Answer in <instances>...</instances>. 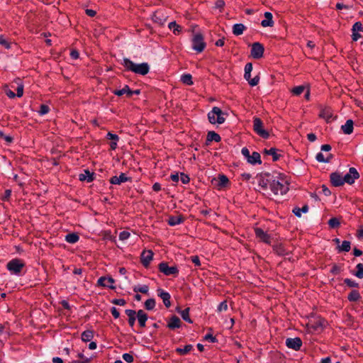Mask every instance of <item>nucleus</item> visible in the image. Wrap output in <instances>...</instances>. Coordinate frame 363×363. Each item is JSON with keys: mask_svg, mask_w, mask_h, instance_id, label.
Instances as JSON below:
<instances>
[{"mask_svg": "<svg viewBox=\"0 0 363 363\" xmlns=\"http://www.w3.org/2000/svg\"><path fill=\"white\" fill-rule=\"evenodd\" d=\"M122 65L128 71H131L140 75L147 74L150 70V66L148 63L143 62L140 64H136L128 58H124L123 60Z\"/></svg>", "mask_w": 363, "mask_h": 363, "instance_id": "1", "label": "nucleus"}, {"mask_svg": "<svg viewBox=\"0 0 363 363\" xmlns=\"http://www.w3.org/2000/svg\"><path fill=\"white\" fill-rule=\"evenodd\" d=\"M269 186L275 195H284L289 190L287 182L284 179L278 177H272V179L269 181Z\"/></svg>", "mask_w": 363, "mask_h": 363, "instance_id": "2", "label": "nucleus"}, {"mask_svg": "<svg viewBox=\"0 0 363 363\" xmlns=\"http://www.w3.org/2000/svg\"><path fill=\"white\" fill-rule=\"evenodd\" d=\"M224 113L218 107H213L212 110L208 113V118L211 123L222 124L225 121L223 117Z\"/></svg>", "mask_w": 363, "mask_h": 363, "instance_id": "3", "label": "nucleus"}, {"mask_svg": "<svg viewBox=\"0 0 363 363\" xmlns=\"http://www.w3.org/2000/svg\"><path fill=\"white\" fill-rule=\"evenodd\" d=\"M24 267L23 261L18 259H13L7 263L8 270L13 274H19Z\"/></svg>", "mask_w": 363, "mask_h": 363, "instance_id": "4", "label": "nucleus"}, {"mask_svg": "<svg viewBox=\"0 0 363 363\" xmlns=\"http://www.w3.org/2000/svg\"><path fill=\"white\" fill-rule=\"evenodd\" d=\"M253 130L257 135L263 138H268L269 136L268 131L263 128V123L259 118H254Z\"/></svg>", "mask_w": 363, "mask_h": 363, "instance_id": "5", "label": "nucleus"}, {"mask_svg": "<svg viewBox=\"0 0 363 363\" xmlns=\"http://www.w3.org/2000/svg\"><path fill=\"white\" fill-rule=\"evenodd\" d=\"M206 47L203 37L201 33H196L192 38V48L198 52H202Z\"/></svg>", "mask_w": 363, "mask_h": 363, "instance_id": "6", "label": "nucleus"}, {"mask_svg": "<svg viewBox=\"0 0 363 363\" xmlns=\"http://www.w3.org/2000/svg\"><path fill=\"white\" fill-rule=\"evenodd\" d=\"M159 269L166 276H177L179 270L176 266L169 267L166 262H162L159 264Z\"/></svg>", "mask_w": 363, "mask_h": 363, "instance_id": "7", "label": "nucleus"}, {"mask_svg": "<svg viewBox=\"0 0 363 363\" xmlns=\"http://www.w3.org/2000/svg\"><path fill=\"white\" fill-rule=\"evenodd\" d=\"M359 177V174L357 169L354 167H351L349 169V172L343 177L344 184L346 182L349 184H352L355 179Z\"/></svg>", "mask_w": 363, "mask_h": 363, "instance_id": "8", "label": "nucleus"}, {"mask_svg": "<svg viewBox=\"0 0 363 363\" xmlns=\"http://www.w3.org/2000/svg\"><path fill=\"white\" fill-rule=\"evenodd\" d=\"M264 53V47L259 43H254L252 45L251 55L255 59H259L262 57Z\"/></svg>", "mask_w": 363, "mask_h": 363, "instance_id": "9", "label": "nucleus"}, {"mask_svg": "<svg viewBox=\"0 0 363 363\" xmlns=\"http://www.w3.org/2000/svg\"><path fill=\"white\" fill-rule=\"evenodd\" d=\"M286 345L292 350L298 351L302 345V340L299 337L287 338L286 340Z\"/></svg>", "mask_w": 363, "mask_h": 363, "instance_id": "10", "label": "nucleus"}, {"mask_svg": "<svg viewBox=\"0 0 363 363\" xmlns=\"http://www.w3.org/2000/svg\"><path fill=\"white\" fill-rule=\"evenodd\" d=\"M115 282L114 279L109 277H101L98 279V285L103 286V287H108L111 289H114L115 286L113 285V284Z\"/></svg>", "mask_w": 363, "mask_h": 363, "instance_id": "11", "label": "nucleus"}, {"mask_svg": "<svg viewBox=\"0 0 363 363\" xmlns=\"http://www.w3.org/2000/svg\"><path fill=\"white\" fill-rule=\"evenodd\" d=\"M153 252L152 250H144L141 254V262L144 267H147L152 259Z\"/></svg>", "mask_w": 363, "mask_h": 363, "instance_id": "12", "label": "nucleus"}, {"mask_svg": "<svg viewBox=\"0 0 363 363\" xmlns=\"http://www.w3.org/2000/svg\"><path fill=\"white\" fill-rule=\"evenodd\" d=\"M255 235L257 238L263 241L265 243L270 244L271 239L270 236L265 233L262 229L257 228L255 229Z\"/></svg>", "mask_w": 363, "mask_h": 363, "instance_id": "13", "label": "nucleus"}, {"mask_svg": "<svg viewBox=\"0 0 363 363\" xmlns=\"http://www.w3.org/2000/svg\"><path fill=\"white\" fill-rule=\"evenodd\" d=\"M157 295L162 299V301L167 308H169L171 306V301H170L171 296L168 292H166V291H163L162 289H159L157 290Z\"/></svg>", "mask_w": 363, "mask_h": 363, "instance_id": "14", "label": "nucleus"}, {"mask_svg": "<svg viewBox=\"0 0 363 363\" xmlns=\"http://www.w3.org/2000/svg\"><path fill=\"white\" fill-rule=\"evenodd\" d=\"M130 180L124 173H121L118 177L114 176L110 179V182L113 184H121Z\"/></svg>", "mask_w": 363, "mask_h": 363, "instance_id": "15", "label": "nucleus"}, {"mask_svg": "<svg viewBox=\"0 0 363 363\" xmlns=\"http://www.w3.org/2000/svg\"><path fill=\"white\" fill-rule=\"evenodd\" d=\"M330 181L335 186H340L344 184L343 177L336 172L330 174Z\"/></svg>", "mask_w": 363, "mask_h": 363, "instance_id": "16", "label": "nucleus"}, {"mask_svg": "<svg viewBox=\"0 0 363 363\" xmlns=\"http://www.w3.org/2000/svg\"><path fill=\"white\" fill-rule=\"evenodd\" d=\"M181 323H182V322H181L180 319L177 316L173 315L170 318V320L168 323L167 327L171 330H174L176 328H180Z\"/></svg>", "mask_w": 363, "mask_h": 363, "instance_id": "17", "label": "nucleus"}, {"mask_svg": "<svg viewBox=\"0 0 363 363\" xmlns=\"http://www.w3.org/2000/svg\"><path fill=\"white\" fill-rule=\"evenodd\" d=\"M137 318L140 326L141 328L145 327L146 321L147 320V314L143 310H139L137 312Z\"/></svg>", "mask_w": 363, "mask_h": 363, "instance_id": "18", "label": "nucleus"}, {"mask_svg": "<svg viewBox=\"0 0 363 363\" xmlns=\"http://www.w3.org/2000/svg\"><path fill=\"white\" fill-rule=\"evenodd\" d=\"M265 19L262 21L261 25L263 27H272L274 25V21L272 20V14L270 12L264 13Z\"/></svg>", "mask_w": 363, "mask_h": 363, "instance_id": "19", "label": "nucleus"}, {"mask_svg": "<svg viewBox=\"0 0 363 363\" xmlns=\"http://www.w3.org/2000/svg\"><path fill=\"white\" fill-rule=\"evenodd\" d=\"M184 220V217L181 215L177 216H169L167 223L171 226H174L183 223Z\"/></svg>", "mask_w": 363, "mask_h": 363, "instance_id": "20", "label": "nucleus"}, {"mask_svg": "<svg viewBox=\"0 0 363 363\" xmlns=\"http://www.w3.org/2000/svg\"><path fill=\"white\" fill-rule=\"evenodd\" d=\"M353 121L349 119L346 121L345 124L342 125L341 129L345 134H351L353 131Z\"/></svg>", "mask_w": 363, "mask_h": 363, "instance_id": "21", "label": "nucleus"}, {"mask_svg": "<svg viewBox=\"0 0 363 363\" xmlns=\"http://www.w3.org/2000/svg\"><path fill=\"white\" fill-rule=\"evenodd\" d=\"M125 314L128 316V323L130 327H133L135 321L136 312L134 310L127 309L125 310Z\"/></svg>", "mask_w": 363, "mask_h": 363, "instance_id": "22", "label": "nucleus"}, {"mask_svg": "<svg viewBox=\"0 0 363 363\" xmlns=\"http://www.w3.org/2000/svg\"><path fill=\"white\" fill-rule=\"evenodd\" d=\"M114 94L117 96H122L126 94L128 96H131L133 94V92L130 89L128 85H125L123 89L119 90H115L113 91Z\"/></svg>", "mask_w": 363, "mask_h": 363, "instance_id": "23", "label": "nucleus"}, {"mask_svg": "<svg viewBox=\"0 0 363 363\" xmlns=\"http://www.w3.org/2000/svg\"><path fill=\"white\" fill-rule=\"evenodd\" d=\"M247 162L250 164H255L256 163L261 164L260 155L257 152H253L252 155L247 160Z\"/></svg>", "mask_w": 363, "mask_h": 363, "instance_id": "24", "label": "nucleus"}, {"mask_svg": "<svg viewBox=\"0 0 363 363\" xmlns=\"http://www.w3.org/2000/svg\"><path fill=\"white\" fill-rule=\"evenodd\" d=\"M246 27L242 23L235 24L233 27V33L235 35H240L242 34Z\"/></svg>", "mask_w": 363, "mask_h": 363, "instance_id": "25", "label": "nucleus"}, {"mask_svg": "<svg viewBox=\"0 0 363 363\" xmlns=\"http://www.w3.org/2000/svg\"><path fill=\"white\" fill-rule=\"evenodd\" d=\"M315 158L319 162H328L332 158V155L328 154L326 156H325L322 152H318L316 155Z\"/></svg>", "mask_w": 363, "mask_h": 363, "instance_id": "26", "label": "nucleus"}, {"mask_svg": "<svg viewBox=\"0 0 363 363\" xmlns=\"http://www.w3.org/2000/svg\"><path fill=\"white\" fill-rule=\"evenodd\" d=\"M93 337H94V333H93L92 330H87L84 331L82 334V340L84 342L91 341V339L93 338Z\"/></svg>", "mask_w": 363, "mask_h": 363, "instance_id": "27", "label": "nucleus"}, {"mask_svg": "<svg viewBox=\"0 0 363 363\" xmlns=\"http://www.w3.org/2000/svg\"><path fill=\"white\" fill-rule=\"evenodd\" d=\"M277 150L276 148H270L269 150L265 149L264 152L266 155H272L273 157L274 161H277L279 159L280 155L277 152Z\"/></svg>", "mask_w": 363, "mask_h": 363, "instance_id": "28", "label": "nucleus"}, {"mask_svg": "<svg viewBox=\"0 0 363 363\" xmlns=\"http://www.w3.org/2000/svg\"><path fill=\"white\" fill-rule=\"evenodd\" d=\"M361 298V296L358 291L352 290L348 295V300L350 301H357Z\"/></svg>", "mask_w": 363, "mask_h": 363, "instance_id": "29", "label": "nucleus"}, {"mask_svg": "<svg viewBox=\"0 0 363 363\" xmlns=\"http://www.w3.org/2000/svg\"><path fill=\"white\" fill-rule=\"evenodd\" d=\"M79 236L76 233H69L65 236V240L69 242L74 244L79 240Z\"/></svg>", "mask_w": 363, "mask_h": 363, "instance_id": "30", "label": "nucleus"}, {"mask_svg": "<svg viewBox=\"0 0 363 363\" xmlns=\"http://www.w3.org/2000/svg\"><path fill=\"white\" fill-rule=\"evenodd\" d=\"M169 28L173 30L175 35H178L181 30L182 27L178 25L175 21L170 22L168 26Z\"/></svg>", "mask_w": 363, "mask_h": 363, "instance_id": "31", "label": "nucleus"}, {"mask_svg": "<svg viewBox=\"0 0 363 363\" xmlns=\"http://www.w3.org/2000/svg\"><path fill=\"white\" fill-rule=\"evenodd\" d=\"M292 211L297 217H301V213H307L308 211V206L305 205L301 208L295 207Z\"/></svg>", "mask_w": 363, "mask_h": 363, "instance_id": "32", "label": "nucleus"}, {"mask_svg": "<svg viewBox=\"0 0 363 363\" xmlns=\"http://www.w3.org/2000/svg\"><path fill=\"white\" fill-rule=\"evenodd\" d=\"M80 181H86L87 182H90L93 180L92 175L88 170L84 171V174H81L79 176Z\"/></svg>", "mask_w": 363, "mask_h": 363, "instance_id": "33", "label": "nucleus"}, {"mask_svg": "<svg viewBox=\"0 0 363 363\" xmlns=\"http://www.w3.org/2000/svg\"><path fill=\"white\" fill-rule=\"evenodd\" d=\"M220 136L215 133L214 131H211L208 133L207 140L208 141H216L219 142L220 140Z\"/></svg>", "mask_w": 363, "mask_h": 363, "instance_id": "34", "label": "nucleus"}, {"mask_svg": "<svg viewBox=\"0 0 363 363\" xmlns=\"http://www.w3.org/2000/svg\"><path fill=\"white\" fill-rule=\"evenodd\" d=\"M252 70V63L249 62V63H247L245 65V74H244V77L246 80L249 81V79H250V77H251V72Z\"/></svg>", "mask_w": 363, "mask_h": 363, "instance_id": "35", "label": "nucleus"}, {"mask_svg": "<svg viewBox=\"0 0 363 363\" xmlns=\"http://www.w3.org/2000/svg\"><path fill=\"white\" fill-rule=\"evenodd\" d=\"M193 348L191 345H187L184 348H177L176 352L179 354L184 355L189 353Z\"/></svg>", "mask_w": 363, "mask_h": 363, "instance_id": "36", "label": "nucleus"}, {"mask_svg": "<svg viewBox=\"0 0 363 363\" xmlns=\"http://www.w3.org/2000/svg\"><path fill=\"white\" fill-rule=\"evenodd\" d=\"M351 248V243L350 241L345 240L342 245L338 246L339 251L349 252Z\"/></svg>", "mask_w": 363, "mask_h": 363, "instance_id": "37", "label": "nucleus"}, {"mask_svg": "<svg viewBox=\"0 0 363 363\" xmlns=\"http://www.w3.org/2000/svg\"><path fill=\"white\" fill-rule=\"evenodd\" d=\"M319 116L320 118L325 119L327 121H328L332 118V113L330 109L328 108L322 110Z\"/></svg>", "mask_w": 363, "mask_h": 363, "instance_id": "38", "label": "nucleus"}, {"mask_svg": "<svg viewBox=\"0 0 363 363\" xmlns=\"http://www.w3.org/2000/svg\"><path fill=\"white\" fill-rule=\"evenodd\" d=\"M182 317V318L188 322V323H192V320H191V318H189V308H187L184 310H182L181 311H179Z\"/></svg>", "mask_w": 363, "mask_h": 363, "instance_id": "39", "label": "nucleus"}, {"mask_svg": "<svg viewBox=\"0 0 363 363\" xmlns=\"http://www.w3.org/2000/svg\"><path fill=\"white\" fill-rule=\"evenodd\" d=\"M272 179V177L267 175V178L261 179L259 182V186H260L263 189H266L269 186V181Z\"/></svg>", "mask_w": 363, "mask_h": 363, "instance_id": "40", "label": "nucleus"}, {"mask_svg": "<svg viewBox=\"0 0 363 363\" xmlns=\"http://www.w3.org/2000/svg\"><path fill=\"white\" fill-rule=\"evenodd\" d=\"M182 82L187 85H191L193 84L192 77L190 74H186L182 76Z\"/></svg>", "mask_w": 363, "mask_h": 363, "instance_id": "41", "label": "nucleus"}, {"mask_svg": "<svg viewBox=\"0 0 363 363\" xmlns=\"http://www.w3.org/2000/svg\"><path fill=\"white\" fill-rule=\"evenodd\" d=\"M356 269H357V271L354 273V275L359 279H362L363 278V264L361 263L357 264Z\"/></svg>", "mask_w": 363, "mask_h": 363, "instance_id": "42", "label": "nucleus"}, {"mask_svg": "<svg viewBox=\"0 0 363 363\" xmlns=\"http://www.w3.org/2000/svg\"><path fill=\"white\" fill-rule=\"evenodd\" d=\"M155 306V301L153 298L147 299L145 302V307L147 310H152Z\"/></svg>", "mask_w": 363, "mask_h": 363, "instance_id": "43", "label": "nucleus"}, {"mask_svg": "<svg viewBox=\"0 0 363 363\" xmlns=\"http://www.w3.org/2000/svg\"><path fill=\"white\" fill-rule=\"evenodd\" d=\"M229 180L227 178L226 176L222 174V175H219L218 177V185L220 186H225L228 183Z\"/></svg>", "mask_w": 363, "mask_h": 363, "instance_id": "44", "label": "nucleus"}, {"mask_svg": "<svg viewBox=\"0 0 363 363\" xmlns=\"http://www.w3.org/2000/svg\"><path fill=\"white\" fill-rule=\"evenodd\" d=\"M149 287L147 285H143L134 288L135 292H140L142 294H147Z\"/></svg>", "mask_w": 363, "mask_h": 363, "instance_id": "45", "label": "nucleus"}, {"mask_svg": "<svg viewBox=\"0 0 363 363\" xmlns=\"http://www.w3.org/2000/svg\"><path fill=\"white\" fill-rule=\"evenodd\" d=\"M340 221L336 218H332L328 221V225L332 228H337L340 225Z\"/></svg>", "mask_w": 363, "mask_h": 363, "instance_id": "46", "label": "nucleus"}, {"mask_svg": "<svg viewBox=\"0 0 363 363\" xmlns=\"http://www.w3.org/2000/svg\"><path fill=\"white\" fill-rule=\"evenodd\" d=\"M304 89L305 87L303 86H298L294 87L291 91L294 95L298 96L303 92Z\"/></svg>", "mask_w": 363, "mask_h": 363, "instance_id": "47", "label": "nucleus"}, {"mask_svg": "<svg viewBox=\"0 0 363 363\" xmlns=\"http://www.w3.org/2000/svg\"><path fill=\"white\" fill-rule=\"evenodd\" d=\"M345 284H346L350 287H358L359 284L356 281L350 279H345L344 280Z\"/></svg>", "mask_w": 363, "mask_h": 363, "instance_id": "48", "label": "nucleus"}, {"mask_svg": "<svg viewBox=\"0 0 363 363\" xmlns=\"http://www.w3.org/2000/svg\"><path fill=\"white\" fill-rule=\"evenodd\" d=\"M352 31H363V26L360 22H356L352 26Z\"/></svg>", "mask_w": 363, "mask_h": 363, "instance_id": "49", "label": "nucleus"}, {"mask_svg": "<svg viewBox=\"0 0 363 363\" xmlns=\"http://www.w3.org/2000/svg\"><path fill=\"white\" fill-rule=\"evenodd\" d=\"M49 111H50V108L47 105L42 104L40 107V110L38 112L40 115H45L46 113H48L49 112Z\"/></svg>", "mask_w": 363, "mask_h": 363, "instance_id": "50", "label": "nucleus"}, {"mask_svg": "<svg viewBox=\"0 0 363 363\" xmlns=\"http://www.w3.org/2000/svg\"><path fill=\"white\" fill-rule=\"evenodd\" d=\"M123 359L128 363H131L133 362V356L129 353H125L123 354Z\"/></svg>", "mask_w": 363, "mask_h": 363, "instance_id": "51", "label": "nucleus"}, {"mask_svg": "<svg viewBox=\"0 0 363 363\" xmlns=\"http://www.w3.org/2000/svg\"><path fill=\"white\" fill-rule=\"evenodd\" d=\"M0 45L4 46L6 49L10 48V43L2 35H0Z\"/></svg>", "mask_w": 363, "mask_h": 363, "instance_id": "52", "label": "nucleus"}, {"mask_svg": "<svg viewBox=\"0 0 363 363\" xmlns=\"http://www.w3.org/2000/svg\"><path fill=\"white\" fill-rule=\"evenodd\" d=\"M130 233L128 231H122L119 234V239L121 240H125L130 237Z\"/></svg>", "mask_w": 363, "mask_h": 363, "instance_id": "53", "label": "nucleus"}, {"mask_svg": "<svg viewBox=\"0 0 363 363\" xmlns=\"http://www.w3.org/2000/svg\"><path fill=\"white\" fill-rule=\"evenodd\" d=\"M228 309V305L226 301L221 302L218 306V311L219 312L226 311Z\"/></svg>", "mask_w": 363, "mask_h": 363, "instance_id": "54", "label": "nucleus"}, {"mask_svg": "<svg viewBox=\"0 0 363 363\" xmlns=\"http://www.w3.org/2000/svg\"><path fill=\"white\" fill-rule=\"evenodd\" d=\"M16 96L18 97H21L23 94V86L22 84H18V87L16 89Z\"/></svg>", "mask_w": 363, "mask_h": 363, "instance_id": "55", "label": "nucleus"}, {"mask_svg": "<svg viewBox=\"0 0 363 363\" xmlns=\"http://www.w3.org/2000/svg\"><path fill=\"white\" fill-rule=\"evenodd\" d=\"M259 78L258 76L255 77L253 79H250L248 82L250 86H256L259 82Z\"/></svg>", "mask_w": 363, "mask_h": 363, "instance_id": "56", "label": "nucleus"}, {"mask_svg": "<svg viewBox=\"0 0 363 363\" xmlns=\"http://www.w3.org/2000/svg\"><path fill=\"white\" fill-rule=\"evenodd\" d=\"M111 302L112 303L118 306H124L126 303L125 301L123 298L113 299Z\"/></svg>", "mask_w": 363, "mask_h": 363, "instance_id": "57", "label": "nucleus"}, {"mask_svg": "<svg viewBox=\"0 0 363 363\" xmlns=\"http://www.w3.org/2000/svg\"><path fill=\"white\" fill-rule=\"evenodd\" d=\"M11 195V190L10 189H6L5 191H4V194L2 196V200L4 201H8L10 198Z\"/></svg>", "mask_w": 363, "mask_h": 363, "instance_id": "58", "label": "nucleus"}, {"mask_svg": "<svg viewBox=\"0 0 363 363\" xmlns=\"http://www.w3.org/2000/svg\"><path fill=\"white\" fill-rule=\"evenodd\" d=\"M106 138H107L108 140H113V141H118V139H119V138H118V136L117 135H116V134H113V133H110V132H109V133H108Z\"/></svg>", "mask_w": 363, "mask_h": 363, "instance_id": "59", "label": "nucleus"}, {"mask_svg": "<svg viewBox=\"0 0 363 363\" xmlns=\"http://www.w3.org/2000/svg\"><path fill=\"white\" fill-rule=\"evenodd\" d=\"M204 339L210 341L211 342H216L217 341L216 337L213 336L211 334H206Z\"/></svg>", "mask_w": 363, "mask_h": 363, "instance_id": "60", "label": "nucleus"}, {"mask_svg": "<svg viewBox=\"0 0 363 363\" xmlns=\"http://www.w3.org/2000/svg\"><path fill=\"white\" fill-rule=\"evenodd\" d=\"M321 193L323 194L326 196H330L331 194L330 191L325 185H323L321 186Z\"/></svg>", "mask_w": 363, "mask_h": 363, "instance_id": "61", "label": "nucleus"}, {"mask_svg": "<svg viewBox=\"0 0 363 363\" xmlns=\"http://www.w3.org/2000/svg\"><path fill=\"white\" fill-rule=\"evenodd\" d=\"M180 179L183 184H188L190 180L189 177L183 173L181 174Z\"/></svg>", "mask_w": 363, "mask_h": 363, "instance_id": "62", "label": "nucleus"}, {"mask_svg": "<svg viewBox=\"0 0 363 363\" xmlns=\"http://www.w3.org/2000/svg\"><path fill=\"white\" fill-rule=\"evenodd\" d=\"M191 262L196 265L199 267L201 265V262L199 257L198 256H193L191 257Z\"/></svg>", "mask_w": 363, "mask_h": 363, "instance_id": "63", "label": "nucleus"}, {"mask_svg": "<svg viewBox=\"0 0 363 363\" xmlns=\"http://www.w3.org/2000/svg\"><path fill=\"white\" fill-rule=\"evenodd\" d=\"M111 314L113 315V316L115 318H119L120 316V313L118 312V311L117 310L116 308L115 307H112L111 309Z\"/></svg>", "mask_w": 363, "mask_h": 363, "instance_id": "64", "label": "nucleus"}]
</instances>
